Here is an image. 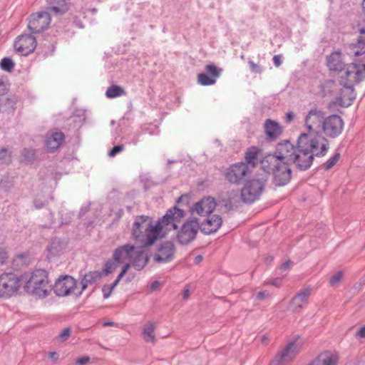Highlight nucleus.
Listing matches in <instances>:
<instances>
[{
  "label": "nucleus",
  "instance_id": "nucleus-58",
  "mask_svg": "<svg viewBox=\"0 0 365 365\" xmlns=\"http://www.w3.org/2000/svg\"><path fill=\"white\" fill-rule=\"evenodd\" d=\"M45 205V204L42 202H40V201H38V200H35L34 201V206L37 209H41L42 207H43Z\"/></svg>",
  "mask_w": 365,
  "mask_h": 365
},
{
  "label": "nucleus",
  "instance_id": "nucleus-19",
  "mask_svg": "<svg viewBox=\"0 0 365 365\" xmlns=\"http://www.w3.org/2000/svg\"><path fill=\"white\" fill-rule=\"evenodd\" d=\"M325 113L319 109H311L305 118V125L308 130V133L315 134V129H320L325 120Z\"/></svg>",
  "mask_w": 365,
  "mask_h": 365
},
{
  "label": "nucleus",
  "instance_id": "nucleus-38",
  "mask_svg": "<svg viewBox=\"0 0 365 365\" xmlns=\"http://www.w3.org/2000/svg\"><path fill=\"white\" fill-rule=\"evenodd\" d=\"M198 82L202 86H210L215 83L216 80L207 73H202L197 76Z\"/></svg>",
  "mask_w": 365,
  "mask_h": 365
},
{
  "label": "nucleus",
  "instance_id": "nucleus-4",
  "mask_svg": "<svg viewBox=\"0 0 365 365\" xmlns=\"http://www.w3.org/2000/svg\"><path fill=\"white\" fill-rule=\"evenodd\" d=\"M135 250V246L130 243L121 245L115 249L112 257L104 264L103 271L108 275L113 272L120 265L125 262H130L132 254Z\"/></svg>",
  "mask_w": 365,
  "mask_h": 365
},
{
  "label": "nucleus",
  "instance_id": "nucleus-57",
  "mask_svg": "<svg viewBox=\"0 0 365 365\" xmlns=\"http://www.w3.org/2000/svg\"><path fill=\"white\" fill-rule=\"evenodd\" d=\"M48 356L53 361H56L59 357V354L56 351L49 352Z\"/></svg>",
  "mask_w": 365,
  "mask_h": 365
},
{
  "label": "nucleus",
  "instance_id": "nucleus-21",
  "mask_svg": "<svg viewBox=\"0 0 365 365\" xmlns=\"http://www.w3.org/2000/svg\"><path fill=\"white\" fill-rule=\"evenodd\" d=\"M147 247L143 244L140 247H135V250L132 254L130 263L135 270H142L149 262L150 257L144 250Z\"/></svg>",
  "mask_w": 365,
  "mask_h": 365
},
{
  "label": "nucleus",
  "instance_id": "nucleus-31",
  "mask_svg": "<svg viewBox=\"0 0 365 365\" xmlns=\"http://www.w3.org/2000/svg\"><path fill=\"white\" fill-rule=\"evenodd\" d=\"M64 134L62 132H55L48 137L46 144L49 152L56 151L64 140Z\"/></svg>",
  "mask_w": 365,
  "mask_h": 365
},
{
  "label": "nucleus",
  "instance_id": "nucleus-33",
  "mask_svg": "<svg viewBox=\"0 0 365 365\" xmlns=\"http://www.w3.org/2000/svg\"><path fill=\"white\" fill-rule=\"evenodd\" d=\"M50 9L56 14H64L68 8L65 0H46Z\"/></svg>",
  "mask_w": 365,
  "mask_h": 365
},
{
  "label": "nucleus",
  "instance_id": "nucleus-44",
  "mask_svg": "<svg viewBox=\"0 0 365 365\" xmlns=\"http://www.w3.org/2000/svg\"><path fill=\"white\" fill-rule=\"evenodd\" d=\"M344 273L342 271H338L336 274L331 276L329 279V284L331 287L337 285L343 278Z\"/></svg>",
  "mask_w": 365,
  "mask_h": 365
},
{
  "label": "nucleus",
  "instance_id": "nucleus-42",
  "mask_svg": "<svg viewBox=\"0 0 365 365\" xmlns=\"http://www.w3.org/2000/svg\"><path fill=\"white\" fill-rule=\"evenodd\" d=\"M11 161V154L6 148L0 150V162L1 163L9 164Z\"/></svg>",
  "mask_w": 365,
  "mask_h": 365
},
{
  "label": "nucleus",
  "instance_id": "nucleus-13",
  "mask_svg": "<svg viewBox=\"0 0 365 365\" xmlns=\"http://www.w3.org/2000/svg\"><path fill=\"white\" fill-rule=\"evenodd\" d=\"M20 279L14 273H4L0 275V298H9L20 287Z\"/></svg>",
  "mask_w": 365,
  "mask_h": 365
},
{
  "label": "nucleus",
  "instance_id": "nucleus-62",
  "mask_svg": "<svg viewBox=\"0 0 365 365\" xmlns=\"http://www.w3.org/2000/svg\"><path fill=\"white\" fill-rule=\"evenodd\" d=\"M271 284L274 286L279 287L280 285V281L278 279H274L271 281Z\"/></svg>",
  "mask_w": 365,
  "mask_h": 365
},
{
  "label": "nucleus",
  "instance_id": "nucleus-39",
  "mask_svg": "<svg viewBox=\"0 0 365 365\" xmlns=\"http://www.w3.org/2000/svg\"><path fill=\"white\" fill-rule=\"evenodd\" d=\"M15 63L11 58L4 57L0 61V68L6 72H11L14 68Z\"/></svg>",
  "mask_w": 365,
  "mask_h": 365
},
{
  "label": "nucleus",
  "instance_id": "nucleus-34",
  "mask_svg": "<svg viewBox=\"0 0 365 365\" xmlns=\"http://www.w3.org/2000/svg\"><path fill=\"white\" fill-rule=\"evenodd\" d=\"M15 185L14 177L4 175L0 180V190L4 192H9Z\"/></svg>",
  "mask_w": 365,
  "mask_h": 365
},
{
  "label": "nucleus",
  "instance_id": "nucleus-30",
  "mask_svg": "<svg viewBox=\"0 0 365 365\" xmlns=\"http://www.w3.org/2000/svg\"><path fill=\"white\" fill-rule=\"evenodd\" d=\"M101 277L102 274L98 271H93L86 273L81 280V289L78 293H76V295L77 297L80 296L82 292L88 287V284L95 283L96 281L101 279Z\"/></svg>",
  "mask_w": 365,
  "mask_h": 365
},
{
  "label": "nucleus",
  "instance_id": "nucleus-46",
  "mask_svg": "<svg viewBox=\"0 0 365 365\" xmlns=\"http://www.w3.org/2000/svg\"><path fill=\"white\" fill-rule=\"evenodd\" d=\"M248 64L252 73H261L262 72V68L259 64L254 63L252 60L248 61Z\"/></svg>",
  "mask_w": 365,
  "mask_h": 365
},
{
  "label": "nucleus",
  "instance_id": "nucleus-11",
  "mask_svg": "<svg viewBox=\"0 0 365 365\" xmlns=\"http://www.w3.org/2000/svg\"><path fill=\"white\" fill-rule=\"evenodd\" d=\"M200 230V223L195 217L187 220L177 234V240L180 245H187L192 242Z\"/></svg>",
  "mask_w": 365,
  "mask_h": 365
},
{
  "label": "nucleus",
  "instance_id": "nucleus-35",
  "mask_svg": "<svg viewBox=\"0 0 365 365\" xmlns=\"http://www.w3.org/2000/svg\"><path fill=\"white\" fill-rule=\"evenodd\" d=\"M126 92L125 89L118 85H112L107 88L106 96L108 98H115L125 96Z\"/></svg>",
  "mask_w": 365,
  "mask_h": 365
},
{
  "label": "nucleus",
  "instance_id": "nucleus-27",
  "mask_svg": "<svg viewBox=\"0 0 365 365\" xmlns=\"http://www.w3.org/2000/svg\"><path fill=\"white\" fill-rule=\"evenodd\" d=\"M339 357L329 351H323L319 354L308 365H337Z\"/></svg>",
  "mask_w": 365,
  "mask_h": 365
},
{
  "label": "nucleus",
  "instance_id": "nucleus-56",
  "mask_svg": "<svg viewBox=\"0 0 365 365\" xmlns=\"http://www.w3.org/2000/svg\"><path fill=\"white\" fill-rule=\"evenodd\" d=\"M160 286V282L158 280H155L150 284V288L151 290L154 291V290H156Z\"/></svg>",
  "mask_w": 365,
  "mask_h": 365
},
{
  "label": "nucleus",
  "instance_id": "nucleus-41",
  "mask_svg": "<svg viewBox=\"0 0 365 365\" xmlns=\"http://www.w3.org/2000/svg\"><path fill=\"white\" fill-rule=\"evenodd\" d=\"M16 103V98L14 96H9L1 98L0 104L5 106L7 108H13Z\"/></svg>",
  "mask_w": 365,
  "mask_h": 365
},
{
  "label": "nucleus",
  "instance_id": "nucleus-36",
  "mask_svg": "<svg viewBox=\"0 0 365 365\" xmlns=\"http://www.w3.org/2000/svg\"><path fill=\"white\" fill-rule=\"evenodd\" d=\"M155 324L153 322H148L143 330V339L146 341L154 342L155 336L154 334Z\"/></svg>",
  "mask_w": 365,
  "mask_h": 365
},
{
  "label": "nucleus",
  "instance_id": "nucleus-24",
  "mask_svg": "<svg viewBox=\"0 0 365 365\" xmlns=\"http://www.w3.org/2000/svg\"><path fill=\"white\" fill-rule=\"evenodd\" d=\"M217 205L214 197L208 196L203 197L195 204L194 210L200 216L210 215Z\"/></svg>",
  "mask_w": 365,
  "mask_h": 365
},
{
  "label": "nucleus",
  "instance_id": "nucleus-6",
  "mask_svg": "<svg viewBox=\"0 0 365 365\" xmlns=\"http://www.w3.org/2000/svg\"><path fill=\"white\" fill-rule=\"evenodd\" d=\"M267 178L262 177L246 180L242 190L241 198L246 203H252L262 195Z\"/></svg>",
  "mask_w": 365,
  "mask_h": 365
},
{
  "label": "nucleus",
  "instance_id": "nucleus-37",
  "mask_svg": "<svg viewBox=\"0 0 365 365\" xmlns=\"http://www.w3.org/2000/svg\"><path fill=\"white\" fill-rule=\"evenodd\" d=\"M21 156L23 161L26 163H31L35 160L36 151L32 148H24L21 150Z\"/></svg>",
  "mask_w": 365,
  "mask_h": 365
},
{
  "label": "nucleus",
  "instance_id": "nucleus-61",
  "mask_svg": "<svg viewBox=\"0 0 365 365\" xmlns=\"http://www.w3.org/2000/svg\"><path fill=\"white\" fill-rule=\"evenodd\" d=\"M190 296V290L186 289L183 291L182 297L184 299H187Z\"/></svg>",
  "mask_w": 365,
  "mask_h": 365
},
{
  "label": "nucleus",
  "instance_id": "nucleus-2",
  "mask_svg": "<svg viewBox=\"0 0 365 365\" xmlns=\"http://www.w3.org/2000/svg\"><path fill=\"white\" fill-rule=\"evenodd\" d=\"M290 165L277 162L273 156L265 155L261 160V168L267 175H272L274 186L282 187L289 182L292 178Z\"/></svg>",
  "mask_w": 365,
  "mask_h": 365
},
{
  "label": "nucleus",
  "instance_id": "nucleus-50",
  "mask_svg": "<svg viewBox=\"0 0 365 365\" xmlns=\"http://www.w3.org/2000/svg\"><path fill=\"white\" fill-rule=\"evenodd\" d=\"M90 361H91V359L89 356H83L81 358H78L76 361V364H79V365H83L86 363H88Z\"/></svg>",
  "mask_w": 365,
  "mask_h": 365
},
{
  "label": "nucleus",
  "instance_id": "nucleus-60",
  "mask_svg": "<svg viewBox=\"0 0 365 365\" xmlns=\"http://www.w3.org/2000/svg\"><path fill=\"white\" fill-rule=\"evenodd\" d=\"M358 335L361 337L365 338V326L361 327L358 331Z\"/></svg>",
  "mask_w": 365,
  "mask_h": 365
},
{
  "label": "nucleus",
  "instance_id": "nucleus-43",
  "mask_svg": "<svg viewBox=\"0 0 365 365\" xmlns=\"http://www.w3.org/2000/svg\"><path fill=\"white\" fill-rule=\"evenodd\" d=\"M340 158V153H336L334 156H332L331 158H329L327 163L324 165V168L325 170H330L331 168H333L336 163L339 161Z\"/></svg>",
  "mask_w": 365,
  "mask_h": 365
},
{
  "label": "nucleus",
  "instance_id": "nucleus-10",
  "mask_svg": "<svg viewBox=\"0 0 365 365\" xmlns=\"http://www.w3.org/2000/svg\"><path fill=\"white\" fill-rule=\"evenodd\" d=\"M344 126V122L341 117L331 114L325 118L320 130L326 137L336 138L341 134Z\"/></svg>",
  "mask_w": 365,
  "mask_h": 365
},
{
  "label": "nucleus",
  "instance_id": "nucleus-12",
  "mask_svg": "<svg viewBox=\"0 0 365 365\" xmlns=\"http://www.w3.org/2000/svg\"><path fill=\"white\" fill-rule=\"evenodd\" d=\"M51 21V15L47 11L32 14L28 18V29L33 34L42 33L48 28Z\"/></svg>",
  "mask_w": 365,
  "mask_h": 365
},
{
  "label": "nucleus",
  "instance_id": "nucleus-45",
  "mask_svg": "<svg viewBox=\"0 0 365 365\" xmlns=\"http://www.w3.org/2000/svg\"><path fill=\"white\" fill-rule=\"evenodd\" d=\"M71 330L69 327L63 329V330L56 337V340L58 341H65L71 336Z\"/></svg>",
  "mask_w": 365,
  "mask_h": 365
},
{
  "label": "nucleus",
  "instance_id": "nucleus-25",
  "mask_svg": "<svg viewBox=\"0 0 365 365\" xmlns=\"http://www.w3.org/2000/svg\"><path fill=\"white\" fill-rule=\"evenodd\" d=\"M360 36L357 38L356 42L350 45L351 53L354 56H359L365 53V21L359 25L358 28Z\"/></svg>",
  "mask_w": 365,
  "mask_h": 365
},
{
  "label": "nucleus",
  "instance_id": "nucleus-22",
  "mask_svg": "<svg viewBox=\"0 0 365 365\" xmlns=\"http://www.w3.org/2000/svg\"><path fill=\"white\" fill-rule=\"evenodd\" d=\"M311 289L306 288L300 290L290 301L289 307L293 312H299L308 304Z\"/></svg>",
  "mask_w": 365,
  "mask_h": 365
},
{
  "label": "nucleus",
  "instance_id": "nucleus-1",
  "mask_svg": "<svg viewBox=\"0 0 365 365\" xmlns=\"http://www.w3.org/2000/svg\"><path fill=\"white\" fill-rule=\"evenodd\" d=\"M185 215V211L175 205L169 209L155 225L149 216L138 215L133 224L131 237L135 241L140 242L144 246H151L158 240L163 226L170 225L174 230H177V223Z\"/></svg>",
  "mask_w": 365,
  "mask_h": 365
},
{
  "label": "nucleus",
  "instance_id": "nucleus-26",
  "mask_svg": "<svg viewBox=\"0 0 365 365\" xmlns=\"http://www.w3.org/2000/svg\"><path fill=\"white\" fill-rule=\"evenodd\" d=\"M264 133L266 139L269 141H273L282 134V129L277 122L267 119L264 123Z\"/></svg>",
  "mask_w": 365,
  "mask_h": 365
},
{
  "label": "nucleus",
  "instance_id": "nucleus-23",
  "mask_svg": "<svg viewBox=\"0 0 365 365\" xmlns=\"http://www.w3.org/2000/svg\"><path fill=\"white\" fill-rule=\"evenodd\" d=\"M222 223V220L220 215H210V216L200 225V230L205 235H210L216 232L221 227Z\"/></svg>",
  "mask_w": 365,
  "mask_h": 365
},
{
  "label": "nucleus",
  "instance_id": "nucleus-32",
  "mask_svg": "<svg viewBox=\"0 0 365 365\" xmlns=\"http://www.w3.org/2000/svg\"><path fill=\"white\" fill-rule=\"evenodd\" d=\"M260 152V149H259L256 146H251L248 148L245 153V162L247 165H251L253 168L257 164L258 160V154Z\"/></svg>",
  "mask_w": 365,
  "mask_h": 365
},
{
  "label": "nucleus",
  "instance_id": "nucleus-7",
  "mask_svg": "<svg viewBox=\"0 0 365 365\" xmlns=\"http://www.w3.org/2000/svg\"><path fill=\"white\" fill-rule=\"evenodd\" d=\"M305 133L303 139L306 143L305 147L307 148L312 158L324 156L329 148V144L328 140L321 135L319 133L315 134Z\"/></svg>",
  "mask_w": 365,
  "mask_h": 365
},
{
  "label": "nucleus",
  "instance_id": "nucleus-64",
  "mask_svg": "<svg viewBox=\"0 0 365 365\" xmlns=\"http://www.w3.org/2000/svg\"><path fill=\"white\" fill-rule=\"evenodd\" d=\"M120 281V280H118V279L116 278V279L113 282V283L112 284H110V286L111 287H113V289H114L118 284Z\"/></svg>",
  "mask_w": 365,
  "mask_h": 365
},
{
  "label": "nucleus",
  "instance_id": "nucleus-29",
  "mask_svg": "<svg viewBox=\"0 0 365 365\" xmlns=\"http://www.w3.org/2000/svg\"><path fill=\"white\" fill-rule=\"evenodd\" d=\"M327 66L331 71L342 72L344 68V63L341 60V53L340 51H334L327 57Z\"/></svg>",
  "mask_w": 365,
  "mask_h": 365
},
{
  "label": "nucleus",
  "instance_id": "nucleus-49",
  "mask_svg": "<svg viewBox=\"0 0 365 365\" xmlns=\"http://www.w3.org/2000/svg\"><path fill=\"white\" fill-rule=\"evenodd\" d=\"M9 88L4 83L3 78H0V96H4L7 93Z\"/></svg>",
  "mask_w": 365,
  "mask_h": 365
},
{
  "label": "nucleus",
  "instance_id": "nucleus-3",
  "mask_svg": "<svg viewBox=\"0 0 365 365\" xmlns=\"http://www.w3.org/2000/svg\"><path fill=\"white\" fill-rule=\"evenodd\" d=\"M25 290L34 296L45 298L51 292L48 272L42 269L34 270L25 284Z\"/></svg>",
  "mask_w": 365,
  "mask_h": 365
},
{
  "label": "nucleus",
  "instance_id": "nucleus-40",
  "mask_svg": "<svg viewBox=\"0 0 365 365\" xmlns=\"http://www.w3.org/2000/svg\"><path fill=\"white\" fill-rule=\"evenodd\" d=\"M205 70L207 74H210V76H211L215 80L216 78H218L220 76L222 71V68L217 67L214 64L207 65L205 68Z\"/></svg>",
  "mask_w": 365,
  "mask_h": 365
},
{
  "label": "nucleus",
  "instance_id": "nucleus-28",
  "mask_svg": "<svg viewBox=\"0 0 365 365\" xmlns=\"http://www.w3.org/2000/svg\"><path fill=\"white\" fill-rule=\"evenodd\" d=\"M66 246L67 243L64 240L58 237H53L46 248L49 255L47 257H53L60 255L66 248Z\"/></svg>",
  "mask_w": 365,
  "mask_h": 365
},
{
  "label": "nucleus",
  "instance_id": "nucleus-47",
  "mask_svg": "<svg viewBox=\"0 0 365 365\" xmlns=\"http://www.w3.org/2000/svg\"><path fill=\"white\" fill-rule=\"evenodd\" d=\"M124 146L123 145H117L113 147V148L109 151L108 155L110 157H114L118 153H120L123 150Z\"/></svg>",
  "mask_w": 365,
  "mask_h": 365
},
{
  "label": "nucleus",
  "instance_id": "nucleus-63",
  "mask_svg": "<svg viewBox=\"0 0 365 365\" xmlns=\"http://www.w3.org/2000/svg\"><path fill=\"white\" fill-rule=\"evenodd\" d=\"M359 285L360 286H364L365 285V274L361 277V279H359Z\"/></svg>",
  "mask_w": 365,
  "mask_h": 365
},
{
  "label": "nucleus",
  "instance_id": "nucleus-18",
  "mask_svg": "<svg viewBox=\"0 0 365 365\" xmlns=\"http://www.w3.org/2000/svg\"><path fill=\"white\" fill-rule=\"evenodd\" d=\"M338 96L334 101L329 103L330 108L332 105L338 104L342 108L348 107L351 105L356 98V93L354 86L349 85H340Z\"/></svg>",
  "mask_w": 365,
  "mask_h": 365
},
{
  "label": "nucleus",
  "instance_id": "nucleus-53",
  "mask_svg": "<svg viewBox=\"0 0 365 365\" xmlns=\"http://www.w3.org/2000/svg\"><path fill=\"white\" fill-rule=\"evenodd\" d=\"M273 61L275 66L279 67L282 64V55H275L273 57Z\"/></svg>",
  "mask_w": 365,
  "mask_h": 365
},
{
  "label": "nucleus",
  "instance_id": "nucleus-52",
  "mask_svg": "<svg viewBox=\"0 0 365 365\" xmlns=\"http://www.w3.org/2000/svg\"><path fill=\"white\" fill-rule=\"evenodd\" d=\"M291 264H292V262L290 260H287L285 262H284L281 267H280V270L282 272H285L288 269H289L290 267H291Z\"/></svg>",
  "mask_w": 365,
  "mask_h": 365
},
{
  "label": "nucleus",
  "instance_id": "nucleus-20",
  "mask_svg": "<svg viewBox=\"0 0 365 365\" xmlns=\"http://www.w3.org/2000/svg\"><path fill=\"white\" fill-rule=\"evenodd\" d=\"M295 349V342L291 341L288 343L284 349L276 355L269 365H286L290 363L296 356Z\"/></svg>",
  "mask_w": 365,
  "mask_h": 365
},
{
  "label": "nucleus",
  "instance_id": "nucleus-55",
  "mask_svg": "<svg viewBox=\"0 0 365 365\" xmlns=\"http://www.w3.org/2000/svg\"><path fill=\"white\" fill-rule=\"evenodd\" d=\"M131 266H132V264L130 262H125L124 264H123V267H122L121 272L126 274Z\"/></svg>",
  "mask_w": 365,
  "mask_h": 365
},
{
  "label": "nucleus",
  "instance_id": "nucleus-5",
  "mask_svg": "<svg viewBox=\"0 0 365 365\" xmlns=\"http://www.w3.org/2000/svg\"><path fill=\"white\" fill-rule=\"evenodd\" d=\"M339 85L354 86L365 78V63H352L347 65L340 73Z\"/></svg>",
  "mask_w": 365,
  "mask_h": 365
},
{
  "label": "nucleus",
  "instance_id": "nucleus-15",
  "mask_svg": "<svg viewBox=\"0 0 365 365\" xmlns=\"http://www.w3.org/2000/svg\"><path fill=\"white\" fill-rule=\"evenodd\" d=\"M77 282L72 276L61 275L55 282L53 290L58 297L68 296L76 288Z\"/></svg>",
  "mask_w": 365,
  "mask_h": 365
},
{
  "label": "nucleus",
  "instance_id": "nucleus-54",
  "mask_svg": "<svg viewBox=\"0 0 365 365\" xmlns=\"http://www.w3.org/2000/svg\"><path fill=\"white\" fill-rule=\"evenodd\" d=\"M294 118V114L293 112H288L286 115L285 121L286 123H289L292 122Z\"/></svg>",
  "mask_w": 365,
  "mask_h": 365
},
{
  "label": "nucleus",
  "instance_id": "nucleus-14",
  "mask_svg": "<svg viewBox=\"0 0 365 365\" xmlns=\"http://www.w3.org/2000/svg\"><path fill=\"white\" fill-rule=\"evenodd\" d=\"M295 151L296 146L289 140H284L277 144L274 154L269 153L267 155L273 156L277 159V162L292 164Z\"/></svg>",
  "mask_w": 365,
  "mask_h": 365
},
{
  "label": "nucleus",
  "instance_id": "nucleus-9",
  "mask_svg": "<svg viewBox=\"0 0 365 365\" xmlns=\"http://www.w3.org/2000/svg\"><path fill=\"white\" fill-rule=\"evenodd\" d=\"M252 173L247 163L244 162L236 163L230 165L225 171L224 175L226 180L232 184L240 185Z\"/></svg>",
  "mask_w": 365,
  "mask_h": 365
},
{
  "label": "nucleus",
  "instance_id": "nucleus-59",
  "mask_svg": "<svg viewBox=\"0 0 365 365\" xmlns=\"http://www.w3.org/2000/svg\"><path fill=\"white\" fill-rule=\"evenodd\" d=\"M202 259H203V257L202 255H197L194 259V263L195 264H198L202 261Z\"/></svg>",
  "mask_w": 365,
  "mask_h": 365
},
{
  "label": "nucleus",
  "instance_id": "nucleus-48",
  "mask_svg": "<svg viewBox=\"0 0 365 365\" xmlns=\"http://www.w3.org/2000/svg\"><path fill=\"white\" fill-rule=\"evenodd\" d=\"M113 290V287H111L110 285L105 284L102 288V292H103V297L105 299L108 298L110 296Z\"/></svg>",
  "mask_w": 365,
  "mask_h": 365
},
{
  "label": "nucleus",
  "instance_id": "nucleus-8",
  "mask_svg": "<svg viewBox=\"0 0 365 365\" xmlns=\"http://www.w3.org/2000/svg\"><path fill=\"white\" fill-rule=\"evenodd\" d=\"M305 133H301L297 142L296 151L292 158V164L295 165L296 168L299 170H308L313 163L312 155H310L307 148L305 147L306 143L303 140Z\"/></svg>",
  "mask_w": 365,
  "mask_h": 365
},
{
  "label": "nucleus",
  "instance_id": "nucleus-51",
  "mask_svg": "<svg viewBox=\"0 0 365 365\" xmlns=\"http://www.w3.org/2000/svg\"><path fill=\"white\" fill-rule=\"evenodd\" d=\"M269 297V293L267 291H262L257 294V299L263 300Z\"/></svg>",
  "mask_w": 365,
  "mask_h": 365
},
{
  "label": "nucleus",
  "instance_id": "nucleus-16",
  "mask_svg": "<svg viewBox=\"0 0 365 365\" xmlns=\"http://www.w3.org/2000/svg\"><path fill=\"white\" fill-rule=\"evenodd\" d=\"M176 247L172 241H164L159 244L153 260L157 263H168L173 260Z\"/></svg>",
  "mask_w": 365,
  "mask_h": 365
},
{
  "label": "nucleus",
  "instance_id": "nucleus-17",
  "mask_svg": "<svg viewBox=\"0 0 365 365\" xmlns=\"http://www.w3.org/2000/svg\"><path fill=\"white\" fill-rule=\"evenodd\" d=\"M33 34H21L19 36L14 43V48L21 55L27 56L32 53L36 47V38Z\"/></svg>",
  "mask_w": 365,
  "mask_h": 365
}]
</instances>
